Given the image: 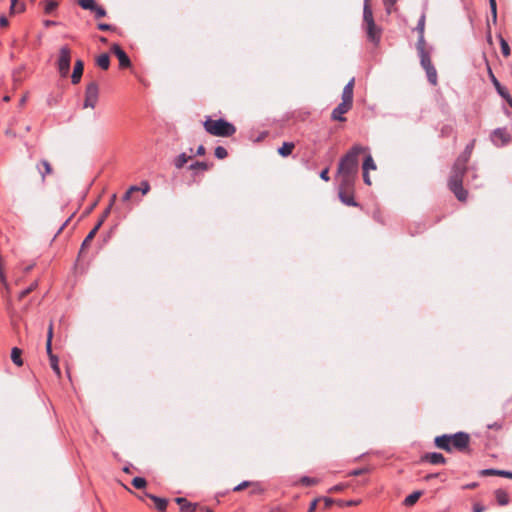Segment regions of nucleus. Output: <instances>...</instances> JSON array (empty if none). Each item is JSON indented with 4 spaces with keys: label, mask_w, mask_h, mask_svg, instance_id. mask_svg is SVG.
Masks as SVG:
<instances>
[{
    "label": "nucleus",
    "mask_w": 512,
    "mask_h": 512,
    "mask_svg": "<svg viewBox=\"0 0 512 512\" xmlns=\"http://www.w3.org/2000/svg\"><path fill=\"white\" fill-rule=\"evenodd\" d=\"M474 148V140L467 144L462 154L456 159L451 175L449 177L448 186L459 201H466L467 191L463 188V176L466 171L467 162L470 159Z\"/></svg>",
    "instance_id": "f257e3e1"
},
{
    "label": "nucleus",
    "mask_w": 512,
    "mask_h": 512,
    "mask_svg": "<svg viewBox=\"0 0 512 512\" xmlns=\"http://www.w3.org/2000/svg\"><path fill=\"white\" fill-rule=\"evenodd\" d=\"M367 148L354 145L339 161L337 174H354L357 175L359 167L358 156L366 151Z\"/></svg>",
    "instance_id": "f03ea898"
},
{
    "label": "nucleus",
    "mask_w": 512,
    "mask_h": 512,
    "mask_svg": "<svg viewBox=\"0 0 512 512\" xmlns=\"http://www.w3.org/2000/svg\"><path fill=\"white\" fill-rule=\"evenodd\" d=\"M204 128L209 134L218 137H230L236 132L232 123L224 119L212 120L210 117L205 120Z\"/></svg>",
    "instance_id": "7ed1b4c3"
},
{
    "label": "nucleus",
    "mask_w": 512,
    "mask_h": 512,
    "mask_svg": "<svg viewBox=\"0 0 512 512\" xmlns=\"http://www.w3.org/2000/svg\"><path fill=\"white\" fill-rule=\"evenodd\" d=\"M71 50L67 45H64L59 50V57L57 60V69L61 77H67L70 71Z\"/></svg>",
    "instance_id": "20e7f679"
},
{
    "label": "nucleus",
    "mask_w": 512,
    "mask_h": 512,
    "mask_svg": "<svg viewBox=\"0 0 512 512\" xmlns=\"http://www.w3.org/2000/svg\"><path fill=\"white\" fill-rule=\"evenodd\" d=\"M98 85L96 82H91L87 85L85 91L84 108H94L98 101Z\"/></svg>",
    "instance_id": "39448f33"
},
{
    "label": "nucleus",
    "mask_w": 512,
    "mask_h": 512,
    "mask_svg": "<svg viewBox=\"0 0 512 512\" xmlns=\"http://www.w3.org/2000/svg\"><path fill=\"white\" fill-rule=\"evenodd\" d=\"M491 141L493 144L497 147H501L506 145L510 139L511 136L507 132L506 128H497L491 133Z\"/></svg>",
    "instance_id": "423d86ee"
},
{
    "label": "nucleus",
    "mask_w": 512,
    "mask_h": 512,
    "mask_svg": "<svg viewBox=\"0 0 512 512\" xmlns=\"http://www.w3.org/2000/svg\"><path fill=\"white\" fill-rule=\"evenodd\" d=\"M450 437H451V448L453 447L460 451L467 448V446L469 444V440H470L469 434H467L465 432H457L453 435H450Z\"/></svg>",
    "instance_id": "0eeeda50"
},
{
    "label": "nucleus",
    "mask_w": 512,
    "mask_h": 512,
    "mask_svg": "<svg viewBox=\"0 0 512 512\" xmlns=\"http://www.w3.org/2000/svg\"><path fill=\"white\" fill-rule=\"evenodd\" d=\"M78 2L83 9L94 12L96 18H102L106 15V10L97 5L95 0H79Z\"/></svg>",
    "instance_id": "6e6552de"
},
{
    "label": "nucleus",
    "mask_w": 512,
    "mask_h": 512,
    "mask_svg": "<svg viewBox=\"0 0 512 512\" xmlns=\"http://www.w3.org/2000/svg\"><path fill=\"white\" fill-rule=\"evenodd\" d=\"M352 107V103L342 101L340 104H338L332 111L331 117L333 120L337 121H345L346 118L343 116L345 113H347Z\"/></svg>",
    "instance_id": "1a4fd4ad"
},
{
    "label": "nucleus",
    "mask_w": 512,
    "mask_h": 512,
    "mask_svg": "<svg viewBox=\"0 0 512 512\" xmlns=\"http://www.w3.org/2000/svg\"><path fill=\"white\" fill-rule=\"evenodd\" d=\"M364 28L368 40L377 45L380 42L381 30L376 26L375 22L364 24Z\"/></svg>",
    "instance_id": "9d476101"
},
{
    "label": "nucleus",
    "mask_w": 512,
    "mask_h": 512,
    "mask_svg": "<svg viewBox=\"0 0 512 512\" xmlns=\"http://www.w3.org/2000/svg\"><path fill=\"white\" fill-rule=\"evenodd\" d=\"M111 51L115 54V56L119 60V65L121 68H127L131 65V61L125 51L118 45L113 44L111 47Z\"/></svg>",
    "instance_id": "9b49d317"
},
{
    "label": "nucleus",
    "mask_w": 512,
    "mask_h": 512,
    "mask_svg": "<svg viewBox=\"0 0 512 512\" xmlns=\"http://www.w3.org/2000/svg\"><path fill=\"white\" fill-rule=\"evenodd\" d=\"M491 81L498 94L507 101L510 107H512V97L510 96L508 90L501 85V83L496 79V77L493 74H491Z\"/></svg>",
    "instance_id": "f8f14e48"
},
{
    "label": "nucleus",
    "mask_w": 512,
    "mask_h": 512,
    "mask_svg": "<svg viewBox=\"0 0 512 512\" xmlns=\"http://www.w3.org/2000/svg\"><path fill=\"white\" fill-rule=\"evenodd\" d=\"M340 177V185L339 190H342L343 192H349L351 191L353 187L354 178L356 175L354 174H338Z\"/></svg>",
    "instance_id": "ddd939ff"
},
{
    "label": "nucleus",
    "mask_w": 512,
    "mask_h": 512,
    "mask_svg": "<svg viewBox=\"0 0 512 512\" xmlns=\"http://www.w3.org/2000/svg\"><path fill=\"white\" fill-rule=\"evenodd\" d=\"M416 48L420 57V64L422 68L425 70L429 69L430 67H434L431 62L429 53L425 50V45L416 46Z\"/></svg>",
    "instance_id": "4468645a"
},
{
    "label": "nucleus",
    "mask_w": 512,
    "mask_h": 512,
    "mask_svg": "<svg viewBox=\"0 0 512 512\" xmlns=\"http://www.w3.org/2000/svg\"><path fill=\"white\" fill-rule=\"evenodd\" d=\"M434 443L436 447L439 449H443L447 452H450L452 450L451 448V437L449 434H443L440 436H437L434 440Z\"/></svg>",
    "instance_id": "2eb2a0df"
},
{
    "label": "nucleus",
    "mask_w": 512,
    "mask_h": 512,
    "mask_svg": "<svg viewBox=\"0 0 512 512\" xmlns=\"http://www.w3.org/2000/svg\"><path fill=\"white\" fill-rule=\"evenodd\" d=\"M422 460L427 461L433 465H440V464L446 463L445 457L441 453H437V452L426 453L422 457Z\"/></svg>",
    "instance_id": "dca6fc26"
},
{
    "label": "nucleus",
    "mask_w": 512,
    "mask_h": 512,
    "mask_svg": "<svg viewBox=\"0 0 512 512\" xmlns=\"http://www.w3.org/2000/svg\"><path fill=\"white\" fill-rule=\"evenodd\" d=\"M84 69V63L82 60H77L74 65L73 73L71 75V82L78 84L81 80Z\"/></svg>",
    "instance_id": "f3484780"
},
{
    "label": "nucleus",
    "mask_w": 512,
    "mask_h": 512,
    "mask_svg": "<svg viewBox=\"0 0 512 512\" xmlns=\"http://www.w3.org/2000/svg\"><path fill=\"white\" fill-rule=\"evenodd\" d=\"M145 496L150 498L154 502L155 507L159 512L166 511L167 504H168L167 499L158 497V496L150 494V493H145Z\"/></svg>",
    "instance_id": "a211bd4d"
},
{
    "label": "nucleus",
    "mask_w": 512,
    "mask_h": 512,
    "mask_svg": "<svg viewBox=\"0 0 512 512\" xmlns=\"http://www.w3.org/2000/svg\"><path fill=\"white\" fill-rule=\"evenodd\" d=\"M354 81V78H352L343 88L342 101H346L353 104Z\"/></svg>",
    "instance_id": "6ab92c4d"
},
{
    "label": "nucleus",
    "mask_w": 512,
    "mask_h": 512,
    "mask_svg": "<svg viewBox=\"0 0 512 512\" xmlns=\"http://www.w3.org/2000/svg\"><path fill=\"white\" fill-rule=\"evenodd\" d=\"M424 29H425V15L422 14L421 17L419 18L417 26H416V30L419 33V37H418L416 46L425 45Z\"/></svg>",
    "instance_id": "aec40b11"
},
{
    "label": "nucleus",
    "mask_w": 512,
    "mask_h": 512,
    "mask_svg": "<svg viewBox=\"0 0 512 512\" xmlns=\"http://www.w3.org/2000/svg\"><path fill=\"white\" fill-rule=\"evenodd\" d=\"M175 501L180 505L181 512H195L196 510V504L188 502L185 498L178 497Z\"/></svg>",
    "instance_id": "412c9836"
},
{
    "label": "nucleus",
    "mask_w": 512,
    "mask_h": 512,
    "mask_svg": "<svg viewBox=\"0 0 512 512\" xmlns=\"http://www.w3.org/2000/svg\"><path fill=\"white\" fill-rule=\"evenodd\" d=\"M339 198L341 202L347 206H358V203L354 200L351 191L343 192L342 190H339Z\"/></svg>",
    "instance_id": "4be33fe9"
},
{
    "label": "nucleus",
    "mask_w": 512,
    "mask_h": 512,
    "mask_svg": "<svg viewBox=\"0 0 512 512\" xmlns=\"http://www.w3.org/2000/svg\"><path fill=\"white\" fill-rule=\"evenodd\" d=\"M101 226H102V221H98L97 224L95 225V227L88 233V235L82 242L81 250H83L92 241V239L95 237L97 231L99 230V228Z\"/></svg>",
    "instance_id": "5701e85b"
},
{
    "label": "nucleus",
    "mask_w": 512,
    "mask_h": 512,
    "mask_svg": "<svg viewBox=\"0 0 512 512\" xmlns=\"http://www.w3.org/2000/svg\"><path fill=\"white\" fill-rule=\"evenodd\" d=\"M21 355H22V350L21 349H19L17 347L12 348V350H11V360L18 367L23 365V360L21 358Z\"/></svg>",
    "instance_id": "b1692460"
},
{
    "label": "nucleus",
    "mask_w": 512,
    "mask_h": 512,
    "mask_svg": "<svg viewBox=\"0 0 512 512\" xmlns=\"http://www.w3.org/2000/svg\"><path fill=\"white\" fill-rule=\"evenodd\" d=\"M294 147H295L294 143H292V142H284L283 145L278 148V153L282 157H287V156H289L292 153Z\"/></svg>",
    "instance_id": "393cba45"
},
{
    "label": "nucleus",
    "mask_w": 512,
    "mask_h": 512,
    "mask_svg": "<svg viewBox=\"0 0 512 512\" xmlns=\"http://www.w3.org/2000/svg\"><path fill=\"white\" fill-rule=\"evenodd\" d=\"M495 497L498 504L501 506L507 505L509 503V496L504 490H496Z\"/></svg>",
    "instance_id": "a878e982"
},
{
    "label": "nucleus",
    "mask_w": 512,
    "mask_h": 512,
    "mask_svg": "<svg viewBox=\"0 0 512 512\" xmlns=\"http://www.w3.org/2000/svg\"><path fill=\"white\" fill-rule=\"evenodd\" d=\"M40 174L42 175V180L44 181L45 175L50 174L52 172L51 165L47 160H42L40 165L37 166Z\"/></svg>",
    "instance_id": "bb28decb"
},
{
    "label": "nucleus",
    "mask_w": 512,
    "mask_h": 512,
    "mask_svg": "<svg viewBox=\"0 0 512 512\" xmlns=\"http://www.w3.org/2000/svg\"><path fill=\"white\" fill-rule=\"evenodd\" d=\"M372 22H375L374 18H373L372 10H371L370 6L367 4V2H365L364 8H363V23L371 24Z\"/></svg>",
    "instance_id": "cd10ccee"
},
{
    "label": "nucleus",
    "mask_w": 512,
    "mask_h": 512,
    "mask_svg": "<svg viewBox=\"0 0 512 512\" xmlns=\"http://www.w3.org/2000/svg\"><path fill=\"white\" fill-rule=\"evenodd\" d=\"M191 158V156L187 155L186 153H181L176 157L174 160V165L177 169H181Z\"/></svg>",
    "instance_id": "c85d7f7f"
},
{
    "label": "nucleus",
    "mask_w": 512,
    "mask_h": 512,
    "mask_svg": "<svg viewBox=\"0 0 512 512\" xmlns=\"http://www.w3.org/2000/svg\"><path fill=\"white\" fill-rule=\"evenodd\" d=\"M362 169L363 171L365 172H368L369 170H375L376 169V164L372 158V156L370 154H368L364 161H363V165H362Z\"/></svg>",
    "instance_id": "c756f323"
},
{
    "label": "nucleus",
    "mask_w": 512,
    "mask_h": 512,
    "mask_svg": "<svg viewBox=\"0 0 512 512\" xmlns=\"http://www.w3.org/2000/svg\"><path fill=\"white\" fill-rule=\"evenodd\" d=\"M422 492L421 491H415L413 493H411L410 495H408L405 499H404V504L406 506H412L414 505L418 499L420 498Z\"/></svg>",
    "instance_id": "7c9ffc66"
},
{
    "label": "nucleus",
    "mask_w": 512,
    "mask_h": 512,
    "mask_svg": "<svg viewBox=\"0 0 512 512\" xmlns=\"http://www.w3.org/2000/svg\"><path fill=\"white\" fill-rule=\"evenodd\" d=\"M97 65L103 70L108 69L109 65H110V59H109L108 54L104 53V54H101L100 56H98Z\"/></svg>",
    "instance_id": "2f4dec72"
},
{
    "label": "nucleus",
    "mask_w": 512,
    "mask_h": 512,
    "mask_svg": "<svg viewBox=\"0 0 512 512\" xmlns=\"http://www.w3.org/2000/svg\"><path fill=\"white\" fill-rule=\"evenodd\" d=\"M49 361H50V366L52 368V370L55 372V374L60 377L61 376V371H60V367H59V359L56 355H51L49 357Z\"/></svg>",
    "instance_id": "473e14b6"
},
{
    "label": "nucleus",
    "mask_w": 512,
    "mask_h": 512,
    "mask_svg": "<svg viewBox=\"0 0 512 512\" xmlns=\"http://www.w3.org/2000/svg\"><path fill=\"white\" fill-rule=\"evenodd\" d=\"M428 81L430 84L435 86L437 84V71L435 67H430L429 69H425Z\"/></svg>",
    "instance_id": "72a5a7b5"
},
{
    "label": "nucleus",
    "mask_w": 512,
    "mask_h": 512,
    "mask_svg": "<svg viewBox=\"0 0 512 512\" xmlns=\"http://www.w3.org/2000/svg\"><path fill=\"white\" fill-rule=\"evenodd\" d=\"M499 39H500V47H501L502 54L505 57H508L510 55V47L508 45V42L502 36H499Z\"/></svg>",
    "instance_id": "f704fd0d"
},
{
    "label": "nucleus",
    "mask_w": 512,
    "mask_h": 512,
    "mask_svg": "<svg viewBox=\"0 0 512 512\" xmlns=\"http://www.w3.org/2000/svg\"><path fill=\"white\" fill-rule=\"evenodd\" d=\"M58 6V3L54 0H46L45 1V6H44V11L45 13L49 14V13H52Z\"/></svg>",
    "instance_id": "c9c22d12"
},
{
    "label": "nucleus",
    "mask_w": 512,
    "mask_h": 512,
    "mask_svg": "<svg viewBox=\"0 0 512 512\" xmlns=\"http://www.w3.org/2000/svg\"><path fill=\"white\" fill-rule=\"evenodd\" d=\"M299 482L304 486H312L319 482L317 478H311L308 476H303L300 478Z\"/></svg>",
    "instance_id": "e433bc0d"
},
{
    "label": "nucleus",
    "mask_w": 512,
    "mask_h": 512,
    "mask_svg": "<svg viewBox=\"0 0 512 512\" xmlns=\"http://www.w3.org/2000/svg\"><path fill=\"white\" fill-rule=\"evenodd\" d=\"M215 157L218 159H224L227 157L228 153L226 148L223 146H217L214 151Z\"/></svg>",
    "instance_id": "4c0bfd02"
},
{
    "label": "nucleus",
    "mask_w": 512,
    "mask_h": 512,
    "mask_svg": "<svg viewBox=\"0 0 512 512\" xmlns=\"http://www.w3.org/2000/svg\"><path fill=\"white\" fill-rule=\"evenodd\" d=\"M490 10L492 14V22L496 24L497 22V4L496 0H489Z\"/></svg>",
    "instance_id": "58836bf2"
},
{
    "label": "nucleus",
    "mask_w": 512,
    "mask_h": 512,
    "mask_svg": "<svg viewBox=\"0 0 512 512\" xmlns=\"http://www.w3.org/2000/svg\"><path fill=\"white\" fill-rule=\"evenodd\" d=\"M147 482L142 477H135L132 480V485L137 489H142L146 486Z\"/></svg>",
    "instance_id": "ea45409f"
},
{
    "label": "nucleus",
    "mask_w": 512,
    "mask_h": 512,
    "mask_svg": "<svg viewBox=\"0 0 512 512\" xmlns=\"http://www.w3.org/2000/svg\"><path fill=\"white\" fill-rule=\"evenodd\" d=\"M208 168H209V166L206 162H200V161L194 162L189 166L190 170H196V169L207 170Z\"/></svg>",
    "instance_id": "a19ab883"
},
{
    "label": "nucleus",
    "mask_w": 512,
    "mask_h": 512,
    "mask_svg": "<svg viewBox=\"0 0 512 512\" xmlns=\"http://www.w3.org/2000/svg\"><path fill=\"white\" fill-rule=\"evenodd\" d=\"M37 286V283H33L31 284L28 288L24 289L23 291H21L19 293V299L22 300L23 298H25L30 292H32Z\"/></svg>",
    "instance_id": "79ce46f5"
},
{
    "label": "nucleus",
    "mask_w": 512,
    "mask_h": 512,
    "mask_svg": "<svg viewBox=\"0 0 512 512\" xmlns=\"http://www.w3.org/2000/svg\"><path fill=\"white\" fill-rule=\"evenodd\" d=\"M138 187L140 188L139 191H141L143 195L150 191V184L147 181H142Z\"/></svg>",
    "instance_id": "37998d69"
},
{
    "label": "nucleus",
    "mask_w": 512,
    "mask_h": 512,
    "mask_svg": "<svg viewBox=\"0 0 512 512\" xmlns=\"http://www.w3.org/2000/svg\"><path fill=\"white\" fill-rule=\"evenodd\" d=\"M111 208H112V203H109L108 207L104 210L101 218L99 219V221H102V224L104 223L105 219L110 214Z\"/></svg>",
    "instance_id": "c03bdc74"
},
{
    "label": "nucleus",
    "mask_w": 512,
    "mask_h": 512,
    "mask_svg": "<svg viewBox=\"0 0 512 512\" xmlns=\"http://www.w3.org/2000/svg\"><path fill=\"white\" fill-rule=\"evenodd\" d=\"M251 483L249 481H243L233 488V491H241L248 487Z\"/></svg>",
    "instance_id": "a18cd8bd"
},
{
    "label": "nucleus",
    "mask_w": 512,
    "mask_h": 512,
    "mask_svg": "<svg viewBox=\"0 0 512 512\" xmlns=\"http://www.w3.org/2000/svg\"><path fill=\"white\" fill-rule=\"evenodd\" d=\"M366 472H367L366 468H359V469H355V470H352L351 472H349V475L350 476H359Z\"/></svg>",
    "instance_id": "49530a36"
},
{
    "label": "nucleus",
    "mask_w": 512,
    "mask_h": 512,
    "mask_svg": "<svg viewBox=\"0 0 512 512\" xmlns=\"http://www.w3.org/2000/svg\"><path fill=\"white\" fill-rule=\"evenodd\" d=\"M499 472H501V470L485 469V470L482 471V474L483 475H499Z\"/></svg>",
    "instance_id": "de8ad7c7"
},
{
    "label": "nucleus",
    "mask_w": 512,
    "mask_h": 512,
    "mask_svg": "<svg viewBox=\"0 0 512 512\" xmlns=\"http://www.w3.org/2000/svg\"><path fill=\"white\" fill-rule=\"evenodd\" d=\"M46 352H47L48 357H50L51 355H54L52 352V340H50V339H47V341H46Z\"/></svg>",
    "instance_id": "09e8293b"
},
{
    "label": "nucleus",
    "mask_w": 512,
    "mask_h": 512,
    "mask_svg": "<svg viewBox=\"0 0 512 512\" xmlns=\"http://www.w3.org/2000/svg\"><path fill=\"white\" fill-rule=\"evenodd\" d=\"M345 488V485L344 484H337L333 487H331L329 489V492L333 493V492H340L342 491L343 489Z\"/></svg>",
    "instance_id": "8fccbe9b"
},
{
    "label": "nucleus",
    "mask_w": 512,
    "mask_h": 512,
    "mask_svg": "<svg viewBox=\"0 0 512 512\" xmlns=\"http://www.w3.org/2000/svg\"><path fill=\"white\" fill-rule=\"evenodd\" d=\"M98 29L102 30V31H109V30H112L113 27L112 25L110 24H106V23H99L98 24Z\"/></svg>",
    "instance_id": "3c124183"
},
{
    "label": "nucleus",
    "mask_w": 512,
    "mask_h": 512,
    "mask_svg": "<svg viewBox=\"0 0 512 512\" xmlns=\"http://www.w3.org/2000/svg\"><path fill=\"white\" fill-rule=\"evenodd\" d=\"M488 429H494V430H500L502 428V423L500 422H494L492 424L487 425Z\"/></svg>",
    "instance_id": "603ef678"
},
{
    "label": "nucleus",
    "mask_w": 512,
    "mask_h": 512,
    "mask_svg": "<svg viewBox=\"0 0 512 512\" xmlns=\"http://www.w3.org/2000/svg\"><path fill=\"white\" fill-rule=\"evenodd\" d=\"M9 22L6 16L2 15L0 16V27L4 28L8 26Z\"/></svg>",
    "instance_id": "864d4df0"
},
{
    "label": "nucleus",
    "mask_w": 512,
    "mask_h": 512,
    "mask_svg": "<svg viewBox=\"0 0 512 512\" xmlns=\"http://www.w3.org/2000/svg\"><path fill=\"white\" fill-rule=\"evenodd\" d=\"M484 510H485V507L479 503H476L473 506V512H483Z\"/></svg>",
    "instance_id": "5fc2aeb1"
},
{
    "label": "nucleus",
    "mask_w": 512,
    "mask_h": 512,
    "mask_svg": "<svg viewBox=\"0 0 512 512\" xmlns=\"http://www.w3.org/2000/svg\"><path fill=\"white\" fill-rule=\"evenodd\" d=\"M317 503H318V499H314L311 503H310V506L308 508V511L307 512H314L316 507H317Z\"/></svg>",
    "instance_id": "6e6d98bb"
},
{
    "label": "nucleus",
    "mask_w": 512,
    "mask_h": 512,
    "mask_svg": "<svg viewBox=\"0 0 512 512\" xmlns=\"http://www.w3.org/2000/svg\"><path fill=\"white\" fill-rule=\"evenodd\" d=\"M320 178L322 180H324V181H328L329 180L328 169L327 168L321 171Z\"/></svg>",
    "instance_id": "4d7b16f0"
},
{
    "label": "nucleus",
    "mask_w": 512,
    "mask_h": 512,
    "mask_svg": "<svg viewBox=\"0 0 512 512\" xmlns=\"http://www.w3.org/2000/svg\"><path fill=\"white\" fill-rule=\"evenodd\" d=\"M47 339H50V340L53 339V323L52 322L49 324V327H48Z\"/></svg>",
    "instance_id": "13d9d810"
},
{
    "label": "nucleus",
    "mask_w": 512,
    "mask_h": 512,
    "mask_svg": "<svg viewBox=\"0 0 512 512\" xmlns=\"http://www.w3.org/2000/svg\"><path fill=\"white\" fill-rule=\"evenodd\" d=\"M363 181L367 185H371V179L369 177L368 172L363 171Z\"/></svg>",
    "instance_id": "bf43d9fd"
},
{
    "label": "nucleus",
    "mask_w": 512,
    "mask_h": 512,
    "mask_svg": "<svg viewBox=\"0 0 512 512\" xmlns=\"http://www.w3.org/2000/svg\"><path fill=\"white\" fill-rule=\"evenodd\" d=\"M1 284L3 286V289L4 291L9 294L10 293V286H9V283L7 282V279L4 280V281H1Z\"/></svg>",
    "instance_id": "052dcab7"
},
{
    "label": "nucleus",
    "mask_w": 512,
    "mask_h": 512,
    "mask_svg": "<svg viewBox=\"0 0 512 512\" xmlns=\"http://www.w3.org/2000/svg\"><path fill=\"white\" fill-rule=\"evenodd\" d=\"M499 476H503V477H507V478L512 479V472L511 471L501 470V472H499Z\"/></svg>",
    "instance_id": "680f3d73"
},
{
    "label": "nucleus",
    "mask_w": 512,
    "mask_h": 512,
    "mask_svg": "<svg viewBox=\"0 0 512 512\" xmlns=\"http://www.w3.org/2000/svg\"><path fill=\"white\" fill-rule=\"evenodd\" d=\"M206 150L203 145H200L196 150V155L203 156Z\"/></svg>",
    "instance_id": "e2e57ef3"
},
{
    "label": "nucleus",
    "mask_w": 512,
    "mask_h": 512,
    "mask_svg": "<svg viewBox=\"0 0 512 512\" xmlns=\"http://www.w3.org/2000/svg\"><path fill=\"white\" fill-rule=\"evenodd\" d=\"M131 195L132 193L129 190H127L122 197L123 201H129L131 199Z\"/></svg>",
    "instance_id": "0e129e2a"
},
{
    "label": "nucleus",
    "mask_w": 512,
    "mask_h": 512,
    "mask_svg": "<svg viewBox=\"0 0 512 512\" xmlns=\"http://www.w3.org/2000/svg\"><path fill=\"white\" fill-rule=\"evenodd\" d=\"M55 25H57L56 21H53V20H45L44 21V26H46V27L55 26Z\"/></svg>",
    "instance_id": "69168bd1"
},
{
    "label": "nucleus",
    "mask_w": 512,
    "mask_h": 512,
    "mask_svg": "<svg viewBox=\"0 0 512 512\" xmlns=\"http://www.w3.org/2000/svg\"><path fill=\"white\" fill-rule=\"evenodd\" d=\"M5 134H6L7 136H9V137H12V138L16 137V133H15L13 130H11V129H7V130L5 131Z\"/></svg>",
    "instance_id": "338daca9"
},
{
    "label": "nucleus",
    "mask_w": 512,
    "mask_h": 512,
    "mask_svg": "<svg viewBox=\"0 0 512 512\" xmlns=\"http://www.w3.org/2000/svg\"><path fill=\"white\" fill-rule=\"evenodd\" d=\"M324 501H325L326 508L330 507L333 503V500L331 498H325Z\"/></svg>",
    "instance_id": "774afa93"
}]
</instances>
